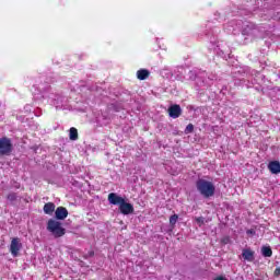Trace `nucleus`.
<instances>
[{
    "instance_id": "nucleus-22",
    "label": "nucleus",
    "mask_w": 280,
    "mask_h": 280,
    "mask_svg": "<svg viewBox=\"0 0 280 280\" xmlns=\"http://www.w3.org/2000/svg\"><path fill=\"white\" fill-rule=\"evenodd\" d=\"M213 280H229V279L224 278L223 276H219V277L214 278Z\"/></svg>"
},
{
    "instance_id": "nucleus-24",
    "label": "nucleus",
    "mask_w": 280,
    "mask_h": 280,
    "mask_svg": "<svg viewBox=\"0 0 280 280\" xmlns=\"http://www.w3.org/2000/svg\"><path fill=\"white\" fill-rule=\"evenodd\" d=\"M94 255H95V252H93V250L89 252L90 257H93Z\"/></svg>"
},
{
    "instance_id": "nucleus-5",
    "label": "nucleus",
    "mask_w": 280,
    "mask_h": 280,
    "mask_svg": "<svg viewBox=\"0 0 280 280\" xmlns=\"http://www.w3.org/2000/svg\"><path fill=\"white\" fill-rule=\"evenodd\" d=\"M183 115V109L180 108V105L174 104L168 107V116L172 117V119H178Z\"/></svg>"
},
{
    "instance_id": "nucleus-20",
    "label": "nucleus",
    "mask_w": 280,
    "mask_h": 280,
    "mask_svg": "<svg viewBox=\"0 0 280 280\" xmlns=\"http://www.w3.org/2000/svg\"><path fill=\"white\" fill-rule=\"evenodd\" d=\"M229 242H231V238L229 236L222 238L223 244H229Z\"/></svg>"
},
{
    "instance_id": "nucleus-12",
    "label": "nucleus",
    "mask_w": 280,
    "mask_h": 280,
    "mask_svg": "<svg viewBox=\"0 0 280 280\" xmlns=\"http://www.w3.org/2000/svg\"><path fill=\"white\" fill-rule=\"evenodd\" d=\"M138 80H148L150 78V70L148 69H140L137 71Z\"/></svg>"
},
{
    "instance_id": "nucleus-14",
    "label": "nucleus",
    "mask_w": 280,
    "mask_h": 280,
    "mask_svg": "<svg viewBox=\"0 0 280 280\" xmlns=\"http://www.w3.org/2000/svg\"><path fill=\"white\" fill-rule=\"evenodd\" d=\"M261 253L264 257H272V248L270 246H264Z\"/></svg>"
},
{
    "instance_id": "nucleus-15",
    "label": "nucleus",
    "mask_w": 280,
    "mask_h": 280,
    "mask_svg": "<svg viewBox=\"0 0 280 280\" xmlns=\"http://www.w3.org/2000/svg\"><path fill=\"white\" fill-rule=\"evenodd\" d=\"M255 24L252 25H247L244 30H243V36H250V31L255 30Z\"/></svg>"
},
{
    "instance_id": "nucleus-2",
    "label": "nucleus",
    "mask_w": 280,
    "mask_h": 280,
    "mask_svg": "<svg viewBox=\"0 0 280 280\" xmlns=\"http://www.w3.org/2000/svg\"><path fill=\"white\" fill-rule=\"evenodd\" d=\"M47 231H49L55 238L63 237V235L67 233V230L62 228V223L54 219L48 220Z\"/></svg>"
},
{
    "instance_id": "nucleus-9",
    "label": "nucleus",
    "mask_w": 280,
    "mask_h": 280,
    "mask_svg": "<svg viewBox=\"0 0 280 280\" xmlns=\"http://www.w3.org/2000/svg\"><path fill=\"white\" fill-rule=\"evenodd\" d=\"M242 257L245 261H255V252L250 248H245L243 249Z\"/></svg>"
},
{
    "instance_id": "nucleus-6",
    "label": "nucleus",
    "mask_w": 280,
    "mask_h": 280,
    "mask_svg": "<svg viewBox=\"0 0 280 280\" xmlns=\"http://www.w3.org/2000/svg\"><path fill=\"white\" fill-rule=\"evenodd\" d=\"M119 211L122 213V215H130V213H135V207L132 203H128L125 200L119 205Z\"/></svg>"
},
{
    "instance_id": "nucleus-13",
    "label": "nucleus",
    "mask_w": 280,
    "mask_h": 280,
    "mask_svg": "<svg viewBox=\"0 0 280 280\" xmlns=\"http://www.w3.org/2000/svg\"><path fill=\"white\" fill-rule=\"evenodd\" d=\"M69 132L70 141H78V129L75 127H71Z\"/></svg>"
},
{
    "instance_id": "nucleus-1",
    "label": "nucleus",
    "mask_w": 280,
    "mask_h": 280,
    "mask_svg": "<svg viewBox=\"0 0 280 280\" xmlns=\"http://www.w3.org/2000/svg\"><path fill=\"white\" fill-rule=\"evenodd\" d=\"M197 191L203 198H211L212 196H215V186H213V183L206 180V179H198L196 182Z\"/></svg>"
},
{
    "instance_id": "nucleus-19",
    "label": "nucleus",
    "mask_w": 280,
    "mask_h": 280,
    "mask_svg": "<svg viewBox=\"0 0 280 280\" xmlns=\"http://www.w3.org/2000/svg\"><path fill=\"white\" fill-rule=\"evenodd\" d=\"M196 222H198V224H205V218L199 217L196 219Z\"/></svg>"
},
{
    "instance_id": "nucleus-17",
    "label": "nucleus",
    "mask_w": 280,
    "mask_h": 280,
    "mask_svg": "<svg viewBox=\"0 0 280 280\" xmlns=\"http://www.w3.org/2000/svg\"><path fill=\"white\" fill-rule=\"evenodd\" d=\"M185 135H191L194 132V124H188L184 130Z\"/></svg>"
},
{
    "instance_id": "nucleus-10",
    "label": "nucleus",
    "mask_w": 280,
    "mask_h": 280,
    "mask_svg": "<svg viewBox=\"0 0 280 280\" xmlns=\"http://www.w3.org/2000/svg\"><path fill=\"white\" fill-rule=\"evenodd\" d=\"M268 170L272 174H280V162L279 161L269 162Z\"/></svg>"
},
{
    "instance_id": "nucleus-4",
    "label": "nucleus",
    "mask_w": 280,
    "mask_h": 280,
    "mask_svg": "<svg viewBox=\"0 0 280 280\" xmlns=\"http://www.w3.org/2000/svg\"><path fill=\"white\" fill-rule=\"evenodd\" d=\"M21 238L14 237L11 241L10 253L13 257H19V250L22 248Z\"/></svg>"
},
{
    "instance_id": "nucleus-23",
    "label": "nucleus",
    "mask_w": 280,
    "mask_h": 280,
    "mask_svg": "<svg viewBox=\"0 0 280 280\" xmlns=\"http://www.w3.org/2000/svg\"><path fill=\"white\" fill-rule=\"evenodd\" d=\"M275 275H276V277H279V275H280V268H277V269L275 270Z\"/></svg>"
},
{
    "instance_id": "nucleus-16",
    "label": "nucleus",
    "mask_w": 280,
    "mask_h": 280,
    "mask_svg": "<svg viewBox=\"0 0 280 280\" xmlns=\"http://www.w3.org/2000/svg\"><path fill=\"white\" fill-rule=\"evenodd\" d=\"M177 222H178V214H173V215L170 217L171 226H176Z\"/></svg>"
},
{
    "instance_id": "nucleus-3",
    "label": "nucleus",
    "mask_w": 280,
    "mask_h": 280,
    "mask_svg": "<svg viewBox=\"0 0 280 280\" xmlns=\"http://www.w3.org/2000/svg\"><path fill=\"white\" fill-rule=\"evenodd\" d=\"M14 151V144H12V139L8 137L0 138V156H10Z\"/></svg>"
},
{
    "instance_id": "nucleus-7",
    "label": "nucleus",
    "mask_w": 280,
    "mask_h": 280,
    "mask_svg": "<svg viewBox=\"0 0 280 280\" xmlns=\"http://www.w3.org/2000/svg\"><path fill=\"white\" fill-rule=\"evenodd\" d=\"M107 200L109 202V205H115V206H118L120 207V205L126 200L124 199V197H120L118 196L117 194L115 192H110L107 197Z\"/></svg>"
},
{
    "instance_id": "nucleus-11",
    "label": "nucleus",
    "mask_w": 280,
    "mask_h": 280,
    "mask_svg": "<svg viewBox=\"0 0 280 280\" xmlns=\"http://www.w3.org/2000/svg\"><path fill=\"white\" fill-rule=\"evenodd\" d=\"M56 211V205L54 202H47L44 205V213L51 215Z\"/></svg>"
},
{
    "instance_id": "nucleus-18",
    "label": "nucleus",
    "mask_w": 280,
    "mask_h": 280,
    "mask_svg": "<svg viewBox=\"0 0 280 280\" xmlns=\"http://www.w3.org/2000/svg\"><path fill=\"white\" fill-rule=\"evenodd\" d=\"M8 200H10V202H14V200H16V192H10L7 196Z\"/></svg>"
},
{
    "instance_id": "nucleus-8",
    "label": "nucleus",
    "mask_w": 280,
    "mask_h": 280,
    "mask_svg": "<svg viewBox=\"0 0 280 280\" xmlns=\"http://www.w3.org/2000/svg\"><path fill=\"white\" fill-rule=\"evenodd\" d=\"M69 215V210L65 207H58L55 211V218L56 220H66Z\"/></svg>"
},
{
    "instance_id": "nucleus-21",
    "label": "nucleus",
    "mask_w": 280,
    "mask_h": 280,
    "mask_svg": "<svg viewBox=\"0 0 280 280\" xmlns=\"http://www.w3.org/2000/svg\"><path fill=\"white\" fill-rule=\"evenodd\" d=\"M246 233L248 234V235H255V230L254 229H249V230H247L246 231Z\"/></svg>"
}]
</instances>
